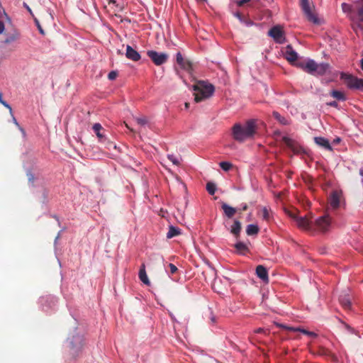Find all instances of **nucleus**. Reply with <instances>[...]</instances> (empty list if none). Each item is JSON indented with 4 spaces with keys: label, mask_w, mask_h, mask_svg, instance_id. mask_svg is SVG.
<instances>
[{
    "label": "nucleus",
    "mask_w": 363,
    "mask_h": 363,
    "mask_svg": "<svg viewBox=\"0 0 363 363\" xmlns=\"http://www.w3.org/2000/svg\"><path fill=\"white\" fill-rule=\"evenodd\" d=\"M257 124L255 119L247 120L245 123H235L232 128V136L239 143H242L254 137L256 133Z\"/></svg>",
    "instance_id": "nucleus-1"
},
{
    "label": "nucleus",
    "mask_w": 363,
    "mask_h": 363,
    "mask_svg": "<svg viewBox=\"0 0 363 363\" xmlns=\"http://www.w3.org/2000/svg\"><path fill=\"white\" fill-rule=\"evenodd\" d=\"M193 88L194 91V100L197 103L210 98L215 91L214 86L204 81H199Z\"/></svg>",
    "instance_id": "nucleus-2"
},
{
    "label": "nucleus",
    "mask_w": 363,
    "mask_h": 363,
    "mask_svg": "<svg viewBox=\"0 0 363 363\" xmlns=\"http://www.w3.org/2000/svg\"><path fill=\"white\" fill-rule=\"evenodd\" d=\"M340 79L345 82L347 87L349 89L363 91V79L358 78L350 73L344 72H341L340 73Z\"/></svg>",
    "instance_id": "nucleus-3"
},
{
    "label": "nucleus",
    "mask_w": 363,
    "mask_h": 363,
    "mask_svg": "<svg viewBox=\"0 0 363 363\" xmlns=\"http://www.w3.org/2000/svg\"><path fill=\"white\" fill-rule=\"evenodd\" d=\"M349 19L352 23V28L354 32L363 30V0L361 1V6L354 9L349 15Z\"/></svg>",
    "instance_id": "nucleus-4"
},
{
    "label": "nucleus",
    "mask_w": 363,
    "mask_h": 363,
    "mask_svg": "<svg viewBox=\"0 0 363 363\" xmlns=\"http://www.w3.org/2000/svg\"><path fill=\"white\" fill-rule=\"evenodd\" d=\"M83 337L74 332L72 336H69L66 340L71 354L77 356L82 348Z\"/></svg>",
    "instance_id": "nucleus-5"
},
{
    "label": "nucleus",
    "mask_w": 363,
    "mask_h": 363,
    "mask_svg": "<svg viewBox=\"0 0 363 363\" xmlns=\"http://www.w3.org/2000/svg\"><path fill=\"white\" fill-rule=\"evenodd\" d=\"M57 302V298L52 295L41 296L38 301L40 308L46 313H50L53 311L56 306Z\"/></svg>",
    "instance_id": "nucleus-6"
},
{
    "label": "nucleus",
    "mask_w": 363,
    "mask_h": 363,
    "mask_svg": "<svg viewBox=\"0 0 363 363\" xmlns=\"http://www.w3.org/2000/svg\"><path fill=\"white\" fill-rule=\"evenodd\" d=\"M289 216L296 222L299 228L307 231L313 230V221L308 220L306 216H298L294 213H290Z\"/></svg>",
    "instance_id": "nucleus-7"
},
{
    "label": "nucleus",
    "mask_w": 363,
    "mask_h": 363,
    "mask_svg": "<svg viewBox=\"0 0 363 363\" xmlns=\"http://www.w3.org/2000/svg\"><path fill=\"white\" fill-rule=\"evenodd\" d=\"M300 6L301 7V9L308 18V21L313 23L314 24H319L320 20L318 18V16L313 13L311 9V5L309 0H301L300 1Z\"/></svg>",
    "instance_id": "nucleus-8"
},
{
    "label": "nucleus",
    "mask_w": 363,
    "mask_h": 363,
    "mask_svg": "<svg viewBox=\"0 0 363 363\" xmlns=\"http://www.w3.org/2000/svg\"><path fill=\"white\" fill-rule=\"evenodd\" d=\"M268 35L271 37L275 43L283 44L286 42V37L284 30L279 26H273L269 31Z\"/></svg>",
    "instance_id": "nucleus-9"
},
{
    "label": "nucleus",
    "mask_w": 363,
    "mask_h": 363,
    "mask_svg": "<svg viewBox=\"0 0 363 363\" xmlns=\"http://www.w3.org/2000/svg\"><path fill=\"white\" fill-rule=\"evenodd\" d=\"M147 55L152 60L154 64L157 66L164 64L167 59L168 55L165 52H159L155 50H148Z\"/></svg>",
    "instance_id": "nucleus-10"
},
{
    "label": "nucleus",
    "mask_w": 363,
    "mask_h": 363,
    "mask_svg": "<svg viewBox=\"0 0 363 363\" xmlns=\"http://www.w3.org/2000/svg\"><path fill=\"white\" fill-rule=\"evenodd\" d=\"M314 225L321 232H327L331 227V219L328 215L320 216L313 222V226Z\"/></svg>",
    "instance_id": "nucleus-11"
},
{
    "label": "nucleus",
    "mask_w": 363,
    "mask_h": 363,
    "mask_svg": "<svg viewBox=\"0 0 363 363\" xmlns=\"http://www.w3.org/2000/svg\"><path fill=\"white\" fill-rule=\"evenodd\" d=\"M224 225L225 228L235 237V238L238 239L240 237L242 230V224L239 220L234 219L232 224H230L228 221H225L224 223Z\"/></svg>",
    "instance_id": "nucleus-12"
},
{
    "label": "nucleus",
    "mask_w": 363,
    "mask_h": 363,
    "mask_svg": "<svg viewBox=\"0 0 363 363\" xmlns=\"http://www.w3.org/2000/svg\"><path fill=\"white\" fill-rule=\"evenodd\" d=\"M284 145L290 149L294 154H300L303 152V147L294 139L288 135L282 138Z\"/></svg>",
    "instance_id": "nucleus-13"
},
{
    "label": "nucleus",
    "mask_w": 363,
    "mask_h": 363,
    "mask_svg": "<svg viewBox=\"0 0 363 363\" xmlns=\"http://www.w3.org/2000/svg\"><path fill=\"white\" fill-rule=\"evenodd\" d=\"M342 193L338 191H333L328 197V203L332 209H337L340 206V199Z\"/></svg>",
    "instance_id": "nucleus-14"
},
{
    "label": "nucleus",
    "mask_w": 363,
    "mask_h": 363,
    "mask_svg": "<svg viewBox=\"0 0 363 363\" xmlns=\"http://www.w3.org/2000/svg\"><path fill=\"white\" fill-rule=\"evenodd\" d=\"M285 58L293 63L296 62L298 59V53L293 49V47L291 45H288L286 48V52L284 54Z\"/></svg>",
    "instance_id": "nucleus-15"
},
{
    "label": "nucleus",
    "mask_w": 363,
    "mask_h": 363,
    "mask_svg": "<svg viewBox=\"0 0 363 363\" xmlns=\"http://www.w3.org/2000/svg\"><path fill=\"white\" fill-rule=\"evenodd\" d=\"M125 56L128 59L135 62L138 61L141 57L140 54L129 45L126 46Z\"/></svg>",
    "instance_id": "nucleus-16"
},
{
    "label": "nucleus",
    "mask_w": 363,
    "mask_h": 363,
    "mask_svg": "<svg viewBox=\"0 0 363 363\" xmlns=\"http://www.w3.org/2000/svg\"><path fill=\"white\" fill-rule=\"evenodd\" d=\"M256 275L264 283L269 281L268 272L263 265H258L255 269Z\"/></svg>",
    "instance_id": "nucleus-17"
},
{
    "label": "nucleus",
    "mask_w": 363,
    "mask_h": 363,
    "mask_svg": "<svg viewBox=\"0 0 363 363\" xmlns=\"http://www.w3.org/2000/svg\"><path fill=\"white\" fill-rule=\"evenodd\" d=\"M330 65L327 62L317 64L315 76H323L330 72Z\"/></svg>",
    "instance_id": "nucleus-18"
},
{
    "label": "nucleus",
    "mask_w": 363,
    "mask_h": 363,
    "mask_svg": "<svg viewBox=\"0 0 363 363\" xmlns=\"http://www.w3.org/2000/svg\"><path fill=\"white\" fill-rule=\"evenodd\" d=\"M317 63L313 59L307 58L304 65V71L311 75H315Z\"/></svg>",
    "instance_id": "nucleus-19"
},
{
    "label": "nucleus",
    "mask_w": 363,
    "mask_h": 363,
    "mask_svg": "<svg viewBox=\"0 0 363 363\" xmlns=\"http://www.w3.org/2000/svg\"><path fill=\"white\" fill-rule=\"evenodd\" d=\"M314 142L317 145L324 148L325 150H333L329 140L324 137H321V136L315 137Z\"/></svg>",
    "instance_id": "nucleus-20"
},
{
    "label": "nucleus",
    "mask_w": 363,
    "mask_h": 363,
    "mask_svg": "<svg viewBox=\"0 0 363 363\" xmlns=\"http://www.w3.org/2000/svg\"><path fill=\"white\" fill-rule=\"evenodd\" d=\"M234 247L236 250V253L241 255H245L247 252L250 251L248 245L242 241L236 242L234 245Z\"/></svg>",
    "instance_id": "nucleus-21"
},
{
    "label": "nucleus",
    "mask_w": 363,
    "mask_h": 363,
    "mask_svg": "<svg viewBox=\"0 0 363 363\" xmlns=\"http://www.w3.org/2000/svg\"><path fill=\"white\" fill-rule=\"evenodd\" d=\"M221 208L223 211L224 215L228 218H231L236 213V208L234 207H232L231 206H230L229 204H228L226 203H222Z\"/></svg>",
    "instance_id": "nucleus-22"
},
{
    "label": "nucleus",
    "mask_w": 363,
    "mask_h": 363,
    "mask_svg": "<svg viewBox=\"0 0 363 363\" xmlns=\"http://www.w3.org/2000/svg\"><path fill=\"white\" fill-rule=\"evenodd\" d=\"M20 36V33L18 30H14L13 33L6 34L3 43L5 44H11L19 39Z\"/></svg>",
    "instance_id": "nucleus-23"
},
{
    "label": "nucleus",
    "mask_w": 363,
    "mask_h": 363,
    "mask_svg": "<svg viewBox=\"0 0 363 363\" xmlns=\"http://www.w3.org/2000/svg\"><path fill=\"white\" fill-rule=\"evenodd\" d=\"M138 276H139L140 280L144 284H145L147 286H150V280L148 279V277L147 275L146 270H145V266L144 264H143L140 266V270H139V273H138Z\"/></svg>",
    "instance_id": "nucleus-24"
},
{
    "label": "nucleus",
    "mask_w": 363,
    "mask_h": 363,
    "mask_svg": "<svg viewBox=\"0 0 363 363\" xmlns=\"http://www.w3.org/2000/svg\"><path fill=\"white\" fill-rule=\"evenodd\" d=\"M176 61L177 63L179 65V67L183 69H188L189 67H190V62L188 61H184L183 56L180 52L176 53Z\"/></svg>",
    "instance_id": "nucleus-25"
},
{
    "label": "nucleus",
    "mask_w": 363,
    "mask_h": 363,
    "mask_svg": "<svg viewBox=\"0 0 363 363\" xmlns=\"http://www.w3.org/2000/svg\"><path fill=\"white\" fill-rule=\"evenodd\" d=\"M339 301L340 304L345 308H350L351 307V301L350 296L348 294H343L340 295L339 297Z\"/></svg>",
    "instance_id": "nucleus-26"
},
{
    "label": "nucleus",
    "mask_w": 363,
    "mask_h": 363,
    "mask_svg": "<svg viewBox=\"0 0 363 363\" xmlns=\"http://www.w3.org/2000/svg\"><path fill=\"white\" fill-rule=\"evenodd\" d=\"M290 331H293V332H300L304 335H306L308 336H309L310 337H317V334L314 332H312V331H308L304 328H298V327H295V328H289Z\"/></svg>",
    "instance_id": "nucleus-27"
},
{
    "label": "nucleus",
    "mask_w": 363,
    "mask_h": 363,
    "mask_svg": "<svg viewBox=\"0 0 363 363\" xmlns=\"http://www.w3.org/2000/svg\"><path fill=\"white\" fill-rule=\"evenodd\" d=\"M233 16L236 17L242 24L245 25L247 27H250L254 25L253 21L249 19H245L242 16L240 13H239L238 11L235 12L233 13Z\"/></svg>",
    "instance_id": "nucleus-28"
},
{
    "label": "nucleus",
    "mask_w": 363,
    "mask_h": 363,
    "mask_svg": "<svg viewBox=\"0 0 363 363\" xmlns=\"http://www.w3.org/2000/svg\"><path fill=\"white\" fill-rule=\"evenodd\" d=\"M181 234V230L176 226L169 225V230L167 233V238H172Z\"/></svg>",
    "instance_id": "nucleus-29"
},
{
    "label": "nucleus",
    "mask_w": 363,
    "mask_h": 363,
    "mask_svg": "<svg viewBox=\"0 0 363 363\" xmlns=\"http://www.w3.org/2000/svg\"><path fill=\"white\" fill-rule=\"evenodd\" d=\"M272 115L274 117V118L277 121H279V123H281V125H289V123H290V121H289V120L288 118L282 116L277 111H273Z\"/></svg>",
    "instance_id": "nucleus-30"
},
{
    "label": "nucleus",
    "mask_w": 363,
    "mask_h": 363,
    "mask_svg": "<svg viewBox=\"0 0 363 363\" xmlns=\"http://www.w3.org/2000/svg\"><path fill=\"white\" fill-rule=\"evenodd\" d=\"M259 232V227L256 224H249L246 228V233L247 235H255Z\"/></svg>",
    "instance_id": "nucleus-31"
},
{
    "label": "nucleus",
    "mask_w": 363,
    "mask_h": 363,
    "mask_svg": "<svg viewBox=\"0 0 363 363\" xmlns=\"http://www.w3.org/2000/svg\"><path fill=\"white\" fill-rule=\"evenodd\" d=\"M330 95L337 99V100L339 101H346L347 99V97L345 95V94L340 91H338V90H335V89H333L330 92Z\"/></svg>",
    "instance_id": "nucleus-32"
},
{
    "label": "nucleus",
    "mask_w": 363,
    "mask_h": 363,
    "mask_svg": "<svg viewBox=\"0 0 363 363\" xmlns=\"http://www.w3.org/2000/svg\"><path fill=\"white\" fill-rule=\"evenodd\" d=\"M102 126L100 123H95L93 125V130L96 133V136L100 140H102L104 138V135L101 133V130H102Z\"/></svg>",
    "instance_id": "nucleus-33"
},
{
    "label": "nucleus",
    "mask_w": 363,
    "mask_h": 363,
    "mask_svg": "<svg viewBox=\"0 0 363 363\" xmlns=\"http://www.w3.org/2000/svg\"><path fill=\"white\" fill-rule=\"evenodd\" d=\"M341 7L343 13H345L347 15V17L349 18V15L353 12L354 9L352 5L345 2L341 4Z\"/></svg>",
    "instance_id": "nucleus-34"
},
{
    "label": "nucleus",
    "mask_w": 363,
    "mask_h": 363,
    "mask_svg": "<svg viewBox=\"0 0 363 363\" xmlns=\"http://www.w3.org/2000/svg\"><path fill=\"white\" fill-rule=\"evenodd\" d=\"M216 189V185L214 182H209L206 184V190L210 195H214Z\"/></svg>",
    "instance_id": "nucleus-35"
},
{
    "label": "nucleus",
    "mask_w": 363,
    "mask_h": 363,
    "mask_svg": "<svg viewBox=\"0 0 363 363\" xmlns=\"http://www.w3.org/2000/svg\"><path fill=\"white\" fill-rule=\"evenodd\" d=\"M219 166L223 171H229L232 167V164L229 162L223 161L219 163Z\"/></svg>",
    "instance_id": "nucleus-36"
},
{
    "label": "nucleus",
    "mask_w": 363,
    "mask_h": 363,
    "mask_svg": "<svg viewBox=\"0 0 363 363\" xmlns=\"http://www.w3.org/2000/svg\"><path fill=\"white\" fill-rule=\"evenodd\" d=\"M167 158L172 162L173 164L174 165H179V163H180V160L179 158L174 155V154H168L167 155Z\"/></svg>",
    "instance_id": "nucleus-37"
},
{
    "label": "nucleus",
    "mask_w": 363,
    "mask_h": 363,
    "mask_svg": "<svg viewBox=\"0 0 363 363\" xmlns=\"http://www.w3.org/2000/svg\"><path fill=\"white\" fill-rule=\"evenodd\" d=\"M0 104L9 110L11 114H12V108L6 101L3 99L2 93L0 91Z\"/></svg>",
    "instance_id": "nucleus-38"
},
{
    "label": "nucleus",
    "mask_w": 363,
    "mask_h": 363,
    "mask_svg": "<svg viewBox=\"0 0 363 363\" xmlns=\"http://www.w3.org/2000/svg\"><path fill=\"white\" fill-rule=\"evenodd\" d=\"M137 123L140 125H145L147 123V120L145 117H140L136 118Z\"/></svg>",
    "instance_id": "nucleus-39"
},
{
    "label": "nucleus",
    "mask_w": 363,
    "mask_h": 363,
    "mask_svg": "<svg viewBox=\"0 0 363 363\" xmlns=\"http://www.w3.org/2000/svg\"><path fill=\"white\" fill-rule=\"evenodd\" d=\"M117 75H118L117 71L113 70L108 73V78L109 80H114L117 77Z\"/></svg>",
    "instance_id": "nucleus-40"
},
{
    "label": "nucleus",
    "mask_w": 363,
    "mask_h": 363,
    "mask_svg": "<svg viewBox=\"0 0 363 363\" xmlns=\"http://www.w3.org/2000/svg\"><path fill=\"white\" fill-rule=\"evenodd\" d=\"M293 63L297 67L301 68V69L304 70V65L306 64V62H303V61H296V62H294Z\"/></svg>",
    "instance_id": "nucleus-41"
},
{
    "label": "nucleus",
    "mask_w": 363,
    "mask_h": 363,
    "mask_svg": "<svg viewBox=\"0 0 363 363\" xmlns=\"http://www.w3.org/2000/svg\"><path fill=\"white\" fill-rule=\"evenodd\" d=\"M262 217L265 220H267L269 218V211L267 207L262 208Z\"/></svg>",
    "instance_id": "nucleus-42"
},
{
    "label": "nucleus",
    "mask_w": 363,
    "mask_h": 363,
    "mask_svg": "<svg viewBox=\"0 0 363 363\" xmlns=\"http://www.w3.org/2000/svg\"><path fill=\"white\" fill-rule=\"evenodd\" d=\"M27 176L28 177V182L33 184V180H34V175H33V174H32L30 170H28L27 172Z\"/></svg>",
    "instance_id": "nucleus-43"
},
{
    "label": "nucleus",
    "mask_w": 363,
    "mask_h": 363,
    "mask_svg": "<svg viewBox=\"0 0 363 363\" xmlns=\"http://www.w3.org/2000/svg\"><path fill=\"white\" fill-rule=\"evenodd\" d=\"M344 325H345V329L350 333L353 334V333H355V330L354 328H352L351 326H350L347 323H344Z\"/></svg>",
    "instance_id": "nucleus-44"
},
{
    "label": "nucleus",
    "mask_w": 363,
    "mask_h": 363,
    "mask_svg": "<svg viewBox=\"0 0 363 363\" xmlns=\"http://www.w3.org/2000/svg\"><path fill=\"white\" fill-rule=\"evenodd\" d=\"M208 309L210 311V320H211L212 323H215L216 322V318L214 315V314L213 313V311H211V308H209Z\"/></svg>",
    "instance_id": "nucleus-45"
},
{
    "label": "nucleus",
    "mask_w": 363,
    "mask_h": 363,
    "mask_svg": "<svg viewBox=\"0 0 363 363\" xmlns=\"http://www.w3.org/2000/svg\"><path fill=\"white\" fill-rule=\"evenodd\" d=\"M23 7L28 11V12L33 16V13L31 10V9L30 8V6L26 3V2H23Z\"/></svg>",
    "instance_id": "nucleus-46"
},
{
    "label": "nucleus",
    "mask_w": 363,
    "mask_h": 363,
    "mask_svg": "<svg viewBox=\"0 0 363 363\" xmlns=\"http://www.w3.org/2000/svg\"><path fill=\"white\" fill-rule=\"evenodd\" d=\"M169 267L170 268V271H171L172 274H174L177 271V267L174 264L170 263L169 264Z\"/></svg>",
    "instance_id": "nucleus-47"
},
{
    "label": "nucleus",
    "mask_w": 363,
    "mask_h": 363,
    "mask_svg": "<svg viewBox=\"0 0 363 363\" xmlns=\"http://www.w3.org/2000/svg\"><path fill=\"white\" fill-rule=\"evenodd\" d=\"M35 23L38 28V30H39V32L42 34H44V30H43V28H41L40 25V23L38 21V20L37 18H35Z\"/></svg>",
    "instance_id": "nucleus-48"
},
{
    "label": "nucleus",
    "mask_w": 363,
    "mask_h": 363,
    "mask_svg": "<svg viewBox=\"0 0 363 363\" xmlns=\"http://www.w3.org/2000/svg\"><path fill=\"white\" fill-rule=\"evenodd\" d=\"M250 0H239L237 1V5L238 6H242V5H244L245 4L249 2Z\"/></svg>",
    "instance_id": "nucleus-49"
},
{
    "label": "nucleus",
    "mask_w": 363,
    "mask_h": 363,
    "mask_svg": "<svg viewBox=\"0 0 363 363\" xmlns=\"http://www.w3.org/2000/svg\"><path fill=\"white\" fill-rule=\"evenodd\" d=\"M327 104L331 107H335V108H337L338 106V104L335 101L328 102Z\"/></svg>",
    "instance_id": "nucleus-50"
},
{
    "label": "nucleus",
    "mask_w": 363,
    "mask_h": 363,
    "mask_svg": "<svg viewBox=\"0 0 363 363\" xmlns=\"http://www.w3.org/2000/svg\"><path fill=\"white\" fill-rule=\"evenodd\" d=\"M277 325L278 327H279V328H284V329H286V330H289V328H290L291 327L287 326V325H284V324H281V323H277Z\"/></svg>",
    "instance_id": "nucleus-51"
},
{
    "label": "nucleus",
    "mask_w": 363,
    "mask_h": 363,
    "mask_svg": "<svg viewBox=\"0 0 363 363\" xmlns=\"http://www.w3.org/2000/svg\"><path fill=\"white\" fill-rule=\"evenodd\" d=\"M12 117H13V123L19 128V129L23 132V129L20 126L19 123H18L17 120L16 119V118L12 115Z\"/></svg>",
    "instance_id": "nucleus-52"
},
{
    "label": "nucleus",
    "mask_w": 363,
    "mask_h": 363,
    "mask_svg": "<svg viewBox=\"0 0 363 363\" xmlns=\"http://www.w3.org/2000/svg\"><path fill=\"white\" fill-rule=\"evenodd\" d=\"M4 30H5V25L1 21H0V34H1Z\"/></svg>",
    "instance_id": "nucleus-53"
},
{
    "label": "nucleus",
    "mask_w": 363,
    "mask_h": 363,
    "mask_svg": "<svg viewBox=\"0 0 363 363\" xmlns=\"http://www.w3.org/2000/svg\"><path fill=\"white\" fill-rule=\"evenodd\" d=\"M62 230H61L60 231H59V233H58L57 235L56 236V238H55V241H54V244H55V245H57V241H58V240H59V238H60V233H61V232H62Z\"/></svg>",
    "instance_id": "nucleus-54"
},
{
    "label": "nucleus",
    "mask_w": 363,
    "mask_h": 363,
    "mask_svg": "<svg viewBox=\"0 0 363 363\" xmlns=\"http://www.w3.org/2000/svg\"><path fill=\"white\" fill-rule=\"evenodd\" d=\"M223 279H225L227 281H228L229 284H230L235 283L234 280H233L232 279H230L228 277H223Z\"/></svg>",
    "instance_id": "nucleus-55"
},
{
    "label": "nucleus",
    "mask_w": 363,
    "mask_h": 363,
    "mask_svg": "<svg viewBox=\"0 0 363 363\" xmlns=\"http://www.w3.org/2000/svg\"><path fill=\"white\" fill-rule=\"evenodd\" d=\"M169 316L173 322H177V320L176 319L175 316L174 315V314L172 313L169 312Z\"/></svg>",
    "instance_id": "nucleus-56"
},
{
    "label": "nucleus",
    "mask_w": 363,
    "mask_h": 363,
    "mask_svg": "<svg viewBox=\"0 0 363 363\" xmlns=\"http://www.w3.org/2000/svg\"><path fill=\"white\" fill-rule=\"evenodd\" d=\"M240 206H241V209L242 211H246L247 209V208H248L247 203H242Z\"/></svg>",
    "instance_id": "nucleus-57"
},
{
    "label": "nucleus",
    "mask_w": 363,
    "mask_h": 363,
    "mask_svg": "<svg viewBox=\"0 0 363 363\" xmlns=\"http://www.w3.org/2000/svg\"><path fill=\"white\" fill-rule=\"evenodd\" d=\"M340 141H341L340 138L337 137V138H335L333 140V143H334V144H337V143H339Z\"/></svg>",
    "instance_id": "nucleus-58"
},
{
    "label": "nucleus",
    "mask_w": 363,
    "mask_h": 363,
    "mask_svg": "<svg viewBox=\"0 0 363 363\" xmlns=\"http://www.w3.org/2000/svg\"><path fill=\"white\" fill-rule=\"evenodd\" d=\"M262 332H264V329H263V328H257V329L255 330V333H262Z\"/></svg>",
    "instance_id": "nucleus-59"
},
{
    "label": "nucleus",
    "mask_w": 363,
    "mask_h": 363,
    "mask_svg": "<svg viewBox=\"0 0 363 363\" xmlns=\"http://www.w3.org/2000/svg\"><path fill=\"white\" fill-rule=\"evenodd\" d=\"M360 67L361 69L363 70V58L360 60Z\"/></svg>",
    "instance_id": "nucleus-60"
},
{
    "label": "nucleus",
    "mask_w": 363,
    "mask_h": 363,
    "mask_svg": "<svg viewBox=\"0 0 363 363\" xmlns=\"http://www.w3.org/2000/svg\"><path fill=\"white\" fill-rule=\"evenodd\" d=\"M43 196H44L45 199L47 198V193H46V191L43 192Z\"/></svg>",
    "instance_id": "nucleus-61"
},
{
    "label": "nucleus",
    "mask_w": 363,
    "mask_h": 363,
    "mask_svg": "<svg viewBox=\"0 0 363 363\" xmlns=\"http://www.w3.org/2000/svg\"><path fill=\"white\" fill-rule=\"evenodd\" d=\"M359 174L363 177V169H360Z\"/></svg>",
    "instance_id": "nucleus-62"
},
{
    "label": "nucleus",
    "mask_w": 363,
    "mask_h": 363,
    "mask_svg": "<svg viewBox=\"0 0 363 363\" xmlns=\"http://www.w3.org/2000/svg\"><path fill=\"white\" fill-rule=\"evenodd\" d=\"M197 2H200V1H203V2H206L207 0H196Z\"/></svg>",
    "instance_id": "nucleus-63"
},
{
    "label": "nucleus",
    "mask_w": 363,
    "mask_h": 363,
    "mask_svg": "<svg viewBox=\"0 0 363 363\" xmlns=\"http://www.w3.org/2000/svg\"><path fill=\"white\" fill-rule=\"evenodd\" d=\"M185 108L186 109L189 108V104L188 103H185Z\"/></svg>",
    "instance_id": "nucleus-64"
}]
</instances>
